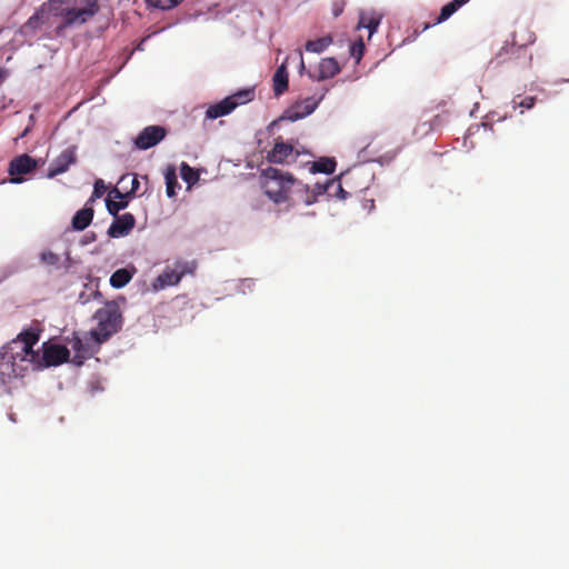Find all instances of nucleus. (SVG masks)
I'll return each instance as SVG.
<instances>
[{"label": "nucleus", "instance_id": "ea45409f", "mask_svg": "<svg viewBox=\"0 0 569 569\" xmlns=\"http://www.w3.org/2000/svg\"><path fill=\"white\" fill-rule=\"evenodd\" d=\"M8 417L12 422H17L16 413H9Z\"/></svg>", "mask_w": 569, "mask_h": 569}, {"label": "nucleus", "instance_id": "79ce46f5", "mask_svg": "<svg viewBox=\"0 0 569 569\" xmlns=\"http://www.w3.org/2000/svg\"><path fill=\"white\" fill-rule=\"evenodd\" d=\"M127 178H128V174L122 176L119 182H123Z\"/></svg>", "mask_w": 569, "mask_h": 569}, {"label": "nucleus", "instance_id": "5701e85b", "mask_svg": "<svg viewBox=\"0 0 569 569\" xmlns=\"http://www.w3.org/2000/svg\"><path fill=\"white\" fill-rule=\"evenodd\" d=\"M41 356H70L69 349L66 346L44 341L41 346Z\"/></svg>", "mask_w": 569, "mask_h": 569}, {"label": "nucleus", "instance_id": "b1692460", "mask_svg": "<svg viewBox=\"0 0 569 569\" xmlns=\"http://www.w3.org/2000/svg\"><path fill=\"white\" fill-rule=\"evenodd\" d=\"M42 24H43V12L37 11L21 27V32L27 36L31 32H34Z\"/></svg>", "mask_w": 569, "mask_h": 569}, {"label": "nucleus", "instance_id": "2eb2a0df", "mask_svg": "<svg viewBox=\"0 0 569 569\" xmlns=\"http://www.w3.org/2000/svg\"><path fill=\"white\" fill-rule=\"evenodd\" d=\"M21 362H28L33 370H42L68 362L70 358H19Z\"/></svg>", "mask_w": 569, "mask_h": 569}, {"label": "nucleus", "instance_id": "412c9836", "mask_svg": "<svg viewBox=\"0 0 569 569\" xmlns=\"http://www.w3.org/2000/svg\"><path fill=\"white\" fill-rule=\"evenodd\" d=\"M332 43V38L326 36L316 40L307 41L305 48L308 52L322 53Z\"/></svg>", "mask_w": 569, "mask_h": 569}, {"label": "nucleus", "instance_id": "4c0bfd02", "mask_svg": "<svg viewBox=\"0 0 569 569\" xmlns=\"http://www.w3.org/2000/svg\"><path fill=\"white\" fill-rule=\"evenodd\" d=\"M7 70L0 68V83L6 79Z\"/></svg>", "mask_w": 569, "mask_h": 569}, {"label": "nucleus", "instance_id": "58836bf2", "mask_svg": "<svg viewBox=\"0 0 569 569\" xmlns=\"http://www.w3.org/2000/svg\"><path fill=\"white\" fill-rule=\"evenodd\" d=\"M83 358H73V363L78 367L82 366L83 365Z\"/></svg>", "mask_w": 569, "mask_h": 569}, {"label": "nucleus", "instance_id": "20e7f679", "mask_svg": "<svg viewBox=\"0 0 569 569\" xmlns=\"http://www.w3.org/2000/svg\"><path fill=\"white\" fill-rule=\"evenodd\" d=\"M254 99V88L240 89L221 101L208 107L206 118L214 120L231 113L237 107L251 102Z\"/></svg>", "mask_w": 569, "mask_h": 569}, {"label": "nucleus", "instance_id": "a211bd4d", "mask_svg": "<svg viewBox=\"0 0 569 569\" xmlns=\"http://www.w3.org/2000/svg\"><path fill=\"white\" fill-rule=\"evenodd\" d=\"M381 22V17L376 14H370L361 12L359 17V22L357 29H367L369 31V37L377 32Z\"/></svg>", "mask_w": 569, "mask_h": 569}, {"label": "nucleus", "instance_id": "1a4fd4ad", "mask_svg": "<svg viewBox=\"0 0 569 569\" xmlns=\"http://www.w3.org/2000/svg\"><path fill=\"white\" fill-rule=\"evenodd\" d=\"M300 152L295 150L293 146L282 140H277L273 148L268 152L267 160L270 163H289L296 161Z\"/></svg>", "mask_w": 569, "mask_h": 569}, {"label": "nucleus", "instance_id": "aec40b11", "mask_svg": "<svg viewBox=\"0 0 569 569\" xmlns=\"http://www.w3.org/2000/svg\"><path fill=\"white\" fill-rule=\"evenodd\" d=\"M470 0H452L451 2L445 4L441 10L440 14L437 18V22L441 23L448 20L457 10H459L462 6H465Z\"/></svg>", "mask_w": 569, "mask_h": 569}, {"label": "nucleus", "instance_id": "f8f14e48", "mask_svg": "<svg viewBox=\"0 0 569 569\" xmlns=\"http://www.w3.org/2000/svg\"><path fill=\"white\" fill-rule=\"evenodd\" d=\"M134 224V216L132 213L126 212L121 216L114 217V220L108 228L107 233L110 238H121L129 234Z\"/></svg>", "mask_w": 569, "mask_h": 569}, {"label": "nucleus", "instance_id": "7c9ffc66", "mask_svg": "<svg viewBox=\"0 0 569 569\" xmlns=\"http://www.w3.org/2000/svg\"><path fill=\"white\" fill-rule=\"evenodd\" d=\"M40 260L47 266H57L59 263V256L54 252L47 250L40 253Z\"/></svg>", "mask_w": 569, "mask_h": 569}, {"label": "nucleus", "instance_id": "f704fd0d", "mask_svg": "<svg viewBox=\"0 0 569 569\" xmlns=\"http://www.w3.org/2000/svg\"><path fill=\"white\" fill-rule=\"evenodd\" d=\"M253 286V280L252 279H244L241 281V291L242 293H246V289H249L251 290Z\"/></svg>", "mask_w": 569, "mask_h": 569}, {"label": "nucleus", "instance_id": "6e6552de", "mask_svg": "<svg viewBox=\"0 0 569 569\" xmlns=\"http://www.w3.org/2000/svg\"><path fill=\"white\" fill-rule=\"evenodd\" d=\"M321 99L322 97H320L319 99L307 98L301 102H297L289 107L279 118V120H288L291 122L301 120L310 116L317 109Z\"/></svg>", "mask_w": 569, "mask_h": 569}, {"label": "nucleus", "instance_id": "a19ab883", "mask_svg": "<svg viewBox=\"0 0 569 569\" xmlns=\"http://www.w3.org/2000/svg\"><path fill=\"white\" fill-rule=\"evenodd\" d=\"M11 365H12V367H14V366H16V362L13 361ZM12 372H13L16 376H18V373H17V371H16V369H14V368H12Z\"/></svg>", "mask_w": 569, "mask_h": 569}, {"label": "nucleus", "instance_id": "c9c22d12", "mask_svg": "<svg viewBox=\"0 0 569 569\" xmlns=\"http://www.w3.org/2000/svg\"><path fill=\"white\" fill-rule=\"evenodd\" d=\"M94 240H96V234H94L93 232H91V233H87V234L84 236L83 243H84V244H87V243L92 242V241H94Z\"/></svg>", "mask_w": 569, "mask_h": 569}, {"label": "nucleus", "instance_id": "c756f323", "mask_svg": "<svg viewBox=\"0 0 569 569\" xmlns=\"http://www.w3.org/2000/svg\"><path fill=\"white\" fill-rule=\"evenodd\" d=\"M107 187L102 179H97L93 184V192L91 198L88 200V202H93L94 199L101 198L103 193L106 192Z\"/></svg>", "mask_w": 569, "mask_h": 569}, {"label": "nucleus", "instance_id": "473e14b6", "mask_svg": "<svg viewBox=\"0 0 569 569\" xmlns=\"http://www.w3.org/2000/svg\"><path fill=\"white\" fill-rule=\"evenodd\" d=\"M332 189L336 190V196L340 199H346L348 196V192L343 190L340 182L336 181V186L332 187Z\"/></svg>", "mask_w": 569, "mask_h": 569}, {"label": "nucleus", "instance_id": "c85d7f7f", "mask_svg": "<svg viewBox=\"0 0 569 569\" xmlns=\"http://www.w3.org/2000/svg\"><path fill=\"white\" fill-rule=\"evenodd\" d=\"M363 52H365V42L361 38H359L357 41H355L350 46V56L356 60L357 63H359L363 57Z\"/></svg>", "mask_w": 569, "mask_h": 569}, {"label": "nucleus", "instance_id": "f3484780", "mask_svg": "<svg viewBox=\"0 0 569 569\" xmlns=\"http://www.w3.org/2000/svg\"><path fill=\"white\" fill-rule=\"evenodd\" d=\"M336 166L337 163L333 158L321 157L318 160L311 162L310 172L331 174L335 172Z\"/></svg>", "mask_w": 569, "mask_h": 569}, {"label": "nucleus", "instance_id": "ddd939ff", "mask_svg": "<svg viewBox=\"0 0 569 569\" xmlns=\"http://www.w3.org/2000/svg\"><path fill=\"white\" fill-rule=\"evenodd\" d=\"M340 72V66L335 58H323L319 62L317 81L331 79Z\"/></svg>", "mask_w": 569, "mask_h": 569}, {"label": "nucleus", "instance_id": "e433bc0d", "mask_svg": "<svg viewBox=\"0 0 569 569\" xmlns=\"http://www.w3.org/2000/svg\"><path fill=\"white\" fill-rule=\"evenodd\" d=\"M299 58H300V66H299V72L302 73L306 70L302 52L299 51Z\"/></svg>", "mask_w": 569, "mask_h": 569}, {"label": "nucleus", "instance_id": "39448f33", "mask_svg": "<svg viewBox=\"0 0 569 569\" xmlns=\"http://www.w3.org/2000/svg\"><path fill=\"white\" fill-rule=\"evenodd\" d=\"M196 263L193 261H178L173 268H166L153 281L152 287L156 291L162 290L169 286L178 284L182 277L193 273Z\"/></svg>", "mask_w": 569, "mask_h": 569}, {"label": "nucleus", "instance_id": "2f4dec72", "mask_svg": "<svg viewBox=\"0 0 569 569\" xmlns=\"http://www.w3.org/2000/svg\"><path fill=\"white\" fill-rule=\"evenodd\" d=\"M71 348L77 352L86 351L87 347L83 345L82 339L79 337L78 333H73V338L71 340Z\"/></svg>", "mask_w": 569, "mask_h": 569}, {"label": "nucleus", "instance_id": "0eeeda50", "mask_svg": "<svg viewBox=\"0 0 569 569\" xmlns=\"http://www.w3.org/2000/svg\"><path fill=\"white\" fill-rule=\"evenodd\" d=\"M167 130L161 126H148L134 138V147L139 150H148L157 146L166 138Z\"/></svg>", "mask_w": 569, "mask_h": 569}, {"label": "nucleus", "instance_id": "6ab92c4d", "mask_svg": "<svg viewBox=\"0 0 569 569\" xmlns=\"http://www.w3.org/2000/svg\"><path fill=\"white\" fill-rule=\"evenodd\" d=\"M132 278V272L126 268L116 270L110 277V286L114 289H121L127 286Z\"/></svg>", "mask_w": 569, "mask_h": 569}, {"label": "nucleus", "instance_id": "4be33fe9", "mask_svg": "<svg viewBox=\"0 0 569 569\" xmlns=\"http://www.w3.org/2000/svg\"><path fill=\"white\" fill-rule=\"evenodd\" d=\"M166 179V192L169 198H173L177 194V189H180V184L177 180L176 169L169 167L164 173Z\"/></svg>", "mask_w": 569, "mask_h": 569}, {"label": "nucleus", "instance_id": "f257e3e1", "mask_svg": "<svg viewBox=\"0 0 569 569\" xmlns=\"http://www.w3.org/2000/svg\"><path fill=\"white\" fill-rule=\"evenodd\" d=\"M260 178L266 196L276 204L310 206L317 202L318 197L329 192L336 186V180L331 179L325 183H316L310 189L307 183L296 179L290 172L274 167L263 169Z\"/></svg>", "mask_w": 569, "mask_h": 569}, {"label": "nucleus", "instance_id": "7ed1b4c3", "mask_svg": "<svg viewBox=\"0 0 569 569\" xmlns=\"http://www.w3.org/2000/svg\"><path fill=\"white\" fill-rule=\"evenodd\" d=\"M97 327L91 335L96 342L108 340L112 335L118 332L122 326V315L119 306L114 302H108L104 307L94 313Z\"/></svg>", "mask_w": 569, "mask_h": 569}, {"label": "nucleus", "instance_id": "bb28decb", "mask_svg": "<svg viewBox=\"0 0 569 569\" xmlns=\"http://www.w3.org/2000/svg\"><path fill=\"white\" fill-rule=\"evenodd\" d=\"M180 174L184 182L189 186L197 183L199 180L198 172L187 163H182L180 168Z\"/></svg>", "mask_w": 569, "mask_h": 569}, {"label": "nucleus", "instance_id": "72a5a7b5", "mask_svg": "<svg viewBox=\"0 0 569 569\" xmlns=\"http://www.w3.org/2000/svg\"><path fill=\"white\" fill-rule=\"evenodd\" d=\"M518 106L526 109H531L535 106V98L526 97Z\"/></svg>", "mask_w": 569, "mask_h": 569}, {"label": "nucleus", "instance_id": "4468645a", "mask_svg": "<svg viewBox=\"0 0 569 569\" xmlns=\"http://www.w3.org/2000/svg\"><path fill=\"white\" fill-rule=\"evenodd\" d=\"M93 209L89 206V202L84 204V207L78 210L71 220V226L77 231L84 230L93 219Z\"/></svg>", "mask_w": 569, "mask_h": 569}, {"label": "nucleus", "instance_id": "423d86ee", "mask_svg": "<svg viewBox=\"0 0 569 569\" xmlns=\"http://www.w3.org/2000/svg\"><path fill=\"white\" fill-rule=\"evenodd\" d=\"M99 0H82L80 8L66 9L61 16L63 27L83 24L99 12Z\"/></svg>", "mask_w": 569, "mask_h": 569}, {"label": "nucleus", "instance_id": "cd10ccee", "mask_svg": "<svg viewBox=\"0 0 569 569\" xmlns=\"http://www.w3.org/2000/svg\"><path fill=\"white\" fill-rule=\"evenodd\" d=\"M182 0H146L149 7L160 10H169L177 7Z\"/></svg>", "mask_w": 569, "mask_h": 569}, {"label": "nucleus", "instance_id": "dca6fc26", "mask_svg": "<svg viewBox=\"0 0 569 569\" xmlns=\"http://www.w3.org/2000/svg\"><path fill=\"white\" fill-rule=\"evenodd\" d=\"M273 92L276 97L283 94L288 89V72L284 64L276 70L273 78Z\"/></svg>", "mask_w": 569, "mask_h": 569}, {"label": "nucleus", "instance_id": "9b49d317", "mask_svg": "<svg viewBox=\"0 0 569 569\" xmlns=\"http://www.w3.org/2000/svg\"><path fill=\"white\" fill-rule=\"evenodd\" d=\"M77 160L76 148L69 147L64 149L49 166L47 177L54 178L66 172L69 167Z\"/></svg>", "mask_w": 569, "mask_h": 569}, {"label": "nucleus", "instance_id": "393cba45", "mask_svg": "<svg viewBox=\"0 0 569 569\" xmlns=\"http://www.w3.org/2000/svg\"><path fill=\"white\" fill-rule=\"evenodd\" d=\"M111 198H113V196L109 193L108 198L106 199V207H107L108 212L111 216L117 217V216H119L118 214L119 211H121L128 207L130 198L116 199V200H112Z\"/></svg>", "mask_w": 569, "mask_h": 569}, {"label": "nucleus", "instance_id": "a878e982", "mask_svg": "<svg viewBox=\"0 0 569 569\" xmlns=\"http://www.w3.org/2000/svg\"><path fill=\"white\" fill-rule=\"evenodd\" d=\"M139 186H140V183H139L137 176H133L131 179V189L129 191L122 193L118 188H113L110 191V194L113 196V199L132 198L137 193Z\"/></svg>", "mask_w": 569, "mask_h": 569}, {"label": "nucleus", "instance_id": "f03ea898", "mask_svg": "<svg viewBox=\"0 0 569 569\" xmlns=\"http://www.w3.org/2000/svg\"><path fill=\"white\" fill-rule=\"evenodd\" d=\"M42 333L40 323L34 321L24 328L16 338L0 348V356H40L33 350Z\"/></svg>", "mask_w": 569, "mask_h": 569}, {"label": "nucleus", "instance_id": "9d476101", "mask_svg": "<svg viewBox=\"0 0 569 569\" xmlns=\"http://www.w3.org/2000/svg\"><path fill=\"white\" fill-rule=\"evenodd\" d=\"M37 167L36 160L28 156V154H21L16 158H13L10 161L8 172L11 176L10 182L11 183H21L23 181L22 178H18L16 176L19 174H27L31 171H33Z\"/></svg>", "mask_w": 569, "mask_h": 569}]
</instances>
